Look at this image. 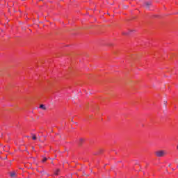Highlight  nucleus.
Wrapping results in <instances>:
<instances>
[{
	"label": "nucleus",
	"mask_w": 178,
	"mask_h": 178,
	"mask_svg": "<svg viewBox=\"0 0 178 178\" xmlns=\"http://www.w3.org/2000/svg\"><path fill=\"white\" fill-rule=\"evenodd\" d=\"M131 31H133V30H130L127 33H124L123 34L125 35H129V34H130V33H131Z\"/></svg>",
	"instance_id": "0eeeda50"
},
{
	"label": "nucleus",
	"mask_w": 178,
	"mask_h": 178,
	"mask_svg": "<svg viewBox=\"0 0 178 178\" xmlns=\"http://www.w3.org/2000/svg\"><path fill=\"white\" fill-rule=\"evenodd\" d=\"M31 135H32V140H37V136H35L34 134H32Z\"/></svg>",
	"instance_id": "6e6552de"
},
{
	"label": "nucleus",
	"mask_w": 178,
	"mask_h": 178,
	"mask_svg": "<svg viewBox=\"0 0 178 178\" xmlns=\"http://www.w3.org/2000/svg\"><path fill=\"white\" fill-rule=\"evenodd\" d=\"M149 6H151V2L147 1L145 3V8H146V9H149Z\"/></svg>",
	"instance_id": "f03ea898"
},
{
	"label": "nucleus",
	"mask_w": 178,
	"mask_h": 178,
	"mask_svg": "<svg viewBox=\"0 0 178 178\" xmlns=\"http://www.w3.org/2000/svg\"><path fill=\"white\" fill-rule=\"evenodd\" d=\"M177 149H178V145H177Z\"/></svg>",
	"instance_id": "9b49d317"
},
{
	"label": "nucleus",
	"mask_w": 178,
	"mask_h": 178,
	"mask_svg": "<svg viewBox=\"0 0 178 178\" xmlns=\"http://www.w3.org/2000/svg\"><path fill=\"white\" fill-rule=\"evenodd\" d=\"M10 177H16V172H13L10 173Z\"/></svg>",
	"instance_id": "39448f33"
},
{
	"label": "nucleus",
	"mask_w": 178,
	"mask_h": 178,
	"mask_svg": "<svg viewBox=\"0 0 178 178\" xmlns=\"http://www.w3.org/2000/svg\"><path fill=\"white\" fill-rule=\"evenodd\" d=\"M84 143V139L83 138H80L79 140L78 144L79 145H81V144H83Z\"/></svg>",
	"instance_id": "20e7f679"
},
{
	"label": "nucleus",
	"mask_w": 178,
	"mask_h": 178,
	"mask_svg": "<svg viewBox=\"0 0 178 178\" xmlns=\"http://www.w3.org/2000/svg\"><path fill=\"white\" fill-rule=\"evenodd\" d=\"M40 109H42V111H47V107L44 104H41L40 106Z\"/></svg>",
	"instance_id": "7ed1b4c3"
},
{
	"label": "nucleus",
	"mask_w": 178,
	"mask_h": 178,
	"mask_svg": "<svg viewBox=\"0 0 178 178\" xmlns=\"http://www.w3.org/2000/svg\"><path fill=\"white\" fill-rule=\"evenodd\" d=\"M38 138H39V140H40V138H41V136H38Z\"/></svg>",
	"instance_id": "9d476101"
},
{
	"label": "nucleus",
	"mask_w": 178,
	"mask_h": 178,
	"mask_svg": "<svg viewBox=\"0 0 178 178\" xmlns=\"http://www.w3.org/2000/svg\"><path fill=\"white\" fill-rule=\"evenodd\" d=\"M165 154L166 152H165V150H159L155 152V155L158 158H162V156H165Z\"/></svg>",
	"instance_id": "f257e3e1"
},
{
	"label": "nucleus",
	"mask_w": 178,
	"mask_h": 178,
	"mask_svg": "<svg viewBox=\"0 0 178 178\" xmlns=\"http://www.w3.org/2000/svg\"><path fill=\"white\" fill-rule=\"evenodd\" d=\"M48 159H47V157H44L43 160L42 161V162H47Z\"/></svg>",
	"instance_id": "1a4fd4ad"
},
{
	"label": "nucleus",
	"mask_w": 178,
	"mask_h": 178,
	"mask_svg": "<svg viewBox=\"0 0 178 178\" xmlns=\"http://www.w3.org/2000/svg\"><path fill=\"white\" fill-rule=\"evenodd\" d=\"M59 172H60V170L59 169H57L55 172H54V175H56V176H58L59 175Z\"/></svg>",
	"instance_id": "423d86ee"
}]
</instances>
